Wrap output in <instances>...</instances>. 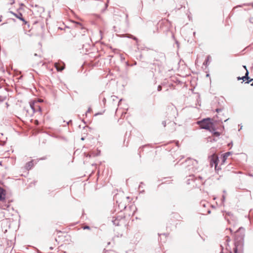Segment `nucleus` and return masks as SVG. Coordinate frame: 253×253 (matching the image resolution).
I'll return each mask as SVG.
<instances>
[{
  "instance_id": "33",
  "label": "nucleus",
  "mask_w": 253,
  "mask_h": 253,
  "mask_svg": "<svg viewBox=\"0 0 253 253\" xmlns=\"http://www.w3.org/2000/svg\"><path fill=\"white\" fill-rule=\"evenodd\" d=\"M242 5H238L237 6L234 7V9H235V8H237L238 7H242Z\"/></svg>"
},
{
  "instance_id": "37",
  "label": "nucleus",
  "mask_w": 253,
  "mask_h": 253,
  "mask_svg": "<svg viewBox=\"0 0 253 253\" xmlns=\"http://www.w3.org/2000/svg\"><path fill=\"white\" fill-rule=\"evenodd\" d=\"M126 22H127V17H128V15L127 14L126 15Z\"/></svg>"
},
{
  "instance_id": "48",
  "label": "nucleus",
  "mask_w": 253,
  "mask_h": 253,
  "mask_svg": "<svg viewBox=\"0 0 253 253\" xmlns=\"http://www.w3.org/2000/svg\"><path fill=\"white\" fill-rule=\"evenodd\" d=\"M251 86H253V83L251 84Z\"/></svg>"
},
{
  "instance_id": "32",
  "label": "nucleus",
  "mask_w": 253,
  "mask_h": 253,
  "mask_svg": "<svg viewBox=\"0 0 253 253\" xmlns=\"http://www.w3.org/2000/svg\"><path fill=\"white\" fill-rule=\"evenodd\" d=\"M234 252H235V253H237V247H236V248L234 249Z\"/></svg>"
},
{
  "instance_id": "5",
  "label": "nucleus",
  "mask_w": 253,
  "mask_h": 253,
  "mask_svg": "<svg viewBox=\"0 0 253 253\" xmlns=\"http://www.w3.org/2000/svg\"><path fill=\"white\" fill-rule=\"evenodd\" d=\"M54 66L58 71H62L65 68V64L62 62L55 63Z\"/></svg>"
},
{
  "instance_id": "19",
  "label": "nucleus",
  "mask_w": 253,
  "mask_h": 253,
  "mask_svg": "<svg viewBox=\"0 0 253 253\" xmlns=\"http://www.w3.org/2000/svg\"><path fill=\"white\" fill-rule=\"evenodd\" d=\"M128 37L132 38L135 41H137V39L136 37H133L132 35H130V37Z\"/></svg>"
},
{
  "instance_id": "14",
  "label": "nucleus",
  "mask_w": 253,
  "mask_h": 253,
  "mask_svg": "<svg viewBox=\"0 0 253 253\" xmlns=\"http://www.w3.org/2000/svg\"><path fill=\"white\" fill-rule=\"evenodd\" d=\"M225 195H222V199H221V201H222V203H224L225 201Z\"/></svg>"
},
{
  "instance_id": "43",
  "label": "nucleus",
  "mask_w": 253,
  "mask_h": 253,
  "mask_svg": "<svg viewBox=\"0 0 253 253\" xmlns=\"http://www.w3.org/2000/svg\"><path fill=\"white\" fill-rule=\"evenodd\" d=\"M227 214L229 215H232V214L230 213V212H228Z\"/></svg>"
},
{
  "instance_id": "47",
  "label": "nucleus",
  "mask_w": 253,
  "mask_h": 253,
  "mask_svg": "<svg viewBox=\"0 0 253 253\" xmlns=\"http://www.w3.org/2000/svg\"><path fill=\"white\" fill-rule=\"evenodd\" d=\"M34 55H35V56H37L38 55H37V53H35Z\"/></svg>"
},
{
  "instance_id": "22",
  "label": "nucleus",
  "mask_w": 253,
  "mask_h": 253,
  "mask_svg": "<svg viewBox=\"0 0 253 253\" xmlns=\"http://www.w3.org/2000/svg\"><path fill=\"white\" fill-rule=\"evenodd\" d=\"M162 86L159 85L158 86V88H157L158 91H161L162 90Z\"/></svg>"
},
{
  "instance_id": "18",
  "label": "nucleus",
  "mask_w": 253,
  "mask_h": 253,
  "mask_svg": "<svg viewBox=\"0 0 253 253\" xmlns=\"http://www.w3.org/2000/svg\"><path fill=\"white\" fill-rule=\"evenodd\" d=\"M76 24L77 25V26H79L80 27H81V28L82 29L83 28V27H82V25L81 24V23H79V22H75Z\"/></svg>"
},
{
  "instance_id": "23",
  "label": "nucleus",
  "mask_w": 253,
  "mask_h": 253,
  "mask_svg": "<svg viewBox=\"0 0 253 253\" xmlns=\"http://www.w3.org/2000/svg\"><path fill=\"white\" fill-rule=\"evenodd\" d=\"M216 117L218 118V120L216 121L217 122H221L222 121V119L219 118L218 116H216Z\"/></svg>"
},
{
  "instance_id": "31",
  "label": "nucleus",
  "mask_w": 253,
  "mask_h": 253,
  "mask_svg": "<svg viewBox=\"0 0 253 253\" xmlns=\"http://www.w3.org/2000/svg\"><path fill=\"white\" fill-rule=\"evenodd\" d=\"M11 1V2L10 3V4H13V3H14L15 2V1L14 0H10Z\"/></svg>"
},
{
  "instance_id": "3",
  "label": "nucleus",
  "mask_w": 253,
  "mask_h": 253,
  "mask_svg": "<svg viewBox=\"0 0 253 253\" xmlns=\"http://www.w3.org/2000/svg\"><path fill=\"white\" fill-rule=\"evenodd\" d=\"M245 229L243 227H240L235 232V241L237 242L242 244L245 237Z\"/></svg>"
},
{
  "instance_id": "9",
  "label": "nucleus",
  "mask_w": 253,
  "mask_h": 253,
  "mask_svg": "<svg viewBox=\"0 0 253 253\" xmlns=\"http://www.w3.org/2000/svg\"><path fill=\"white\" fill-rule=\"evenodd\" d=\"M210 131H211L214 136H219L220 135V133L215 130V128L214 126L212 127H211V128L210 130Z\"/></svg>"
},
{
  "instance_id": "17",
  "label": "nucleus",
  "mask_w": 253,
  "mask_h": 253,
  "mask_svg": "<svg viewBox=\"0 0 253 253\" xmlns=\"http://www.w3.org/2000/svg\"><path fill=\"white\" fill-rule=\"evenodd\" d=\"M109 2V0H107V2L105 4V9H107L108 6V3Z\"/></svg>"
},
{
  "instance_id": "1",
  "label": "nucleus",
  "mask_w": 253,
  "mask_h": 253,
  "mask_svg": "<svg viewBox=\"0 0 253 253\" xmlns=\"http://www.w3.org/2000/svg\"><path fill=\"white\" fill-rule=\"evenodd\" d=\"M197 164L198 162L196 160L189 158L186 160L183 165L185 167L186 171L194 172L196 169V167Z\"/></svg>"
},
{
  "instance_id": "25",
  "label": "nucleus",
  "mask_w": 253,
  "mask_h": 253,
  "mask_svg": "<svg viewBox=\"0 0 253 253\" xmlns=\"http://www.w3.org/2000/svg\"><path fill=\"white\" fill-rule=\"evenodd\" d=\"M2 81H4V80L0 78V89L1 88V83Z\"/></svg>"
},
{
  "instance_id": "44",
  "label": "nucleus",
  "mask_w": 253,
  "mask_h": 253,
  "mask_svg": "<svg viewBox=\"0 0 253 253\" xmlns=\"http://www.w3.org/2000/svg\"><path fill=\"white\" fill-rule=\"evenodd\" d=\"M81 140H84V137H82V138H81Z\"/></svg>"
},
{
  "instance_id": "45",
  "label": "nucleus",
  "mask_w": 253,
  "mask_h": 253,
  "mask_svg": "<svg viewBox=\"0 0 253 253\" xmlns=\"http://www.w3.org/2000/svg\"><path fill=\"white\" fill-rule=\"evenodd\" d=\"M229 120V119H227L226 120H224V122H226L227 121H228Z\"/></svg>"
},
{
  "instance_id": "27",
  "label": "nucleus",
  "mask_w": 253,
  "mask_h": 253,
  "mask_svg": "<svg viewBox=\"0 0 253 253\" xmlns=\"http://www.w3.org/2000/svg\"><path fill=\"white\" fill-rule=\"evenodd\" d=\"M30 106H31V108L33 109V110L34 111H35V109H34V104H30Z\"/></svg>"
},
{
  "instance_id": "49",
  "label": "nucleus",
  "mask_w": 253,
  "mask_h": 253,
  "mask_svg": "<svg viewBox=\"0 0 253 253\" xmlns=\"http://www.w3.org/2000/svg\"><path fill=\"white\" fill-rule=\"evenodd\" d=\"M50 250H52V249H53V248H52V247H50Z\"/></svg>"
},
{
  "instance_id": "38",
  "label": "nucleus",
  "mask_w": 253,
  "mask_h": 253,
  "mask_svg": "<svg viewBox=\"0 0 253 253\" xmlns=\"http://www.w3.org/2000/svg\"><path fill=\"white\" fill-rule=\"evenodd\" d=\"M232 145H233L232 142H231L229 143L228 144V146H230V145L232 146Z\"/></svg>"
},
{
  "instance_id": "10",
  "label": "nucleus",
  "mask_w": 253,
  "mask_h": 253,
  "mask_svg": "<svg viewBox=\"0 0 253 253\" xmlns=\"http://www.w3.org/2000/svg\"><path fill=\"white\" fill-rule=\"evenodd\" d=\"M34 166L33 161L28 162L25 166V169L27 170L30 169Z\"/></svg>"
},
{
  "instance_id": "46",
  "label": "nucleus",
  "mask_w": 253,
  "mask_h": 253,
  "mask_svg": "<svg viewBox=\"0 0 253 253\" xmlns=\"http://www.w3.org/2000/svg\"><path fill=\"white\" fill-rule=\"evenodd\" d=\"M223 192L224 193H226V191H225V190H223Z\"/></svg>"
},
{
  "instance_id": "13",
  "label": "nucleus",
  "mask_w": 253,
  "mask_h": 253,
  "mask_svg": "<svg viewBox=\"0 0 253 253\" xmlns=\"http://www.w3.org/2000/svg\"><path fill=\"white\" fill-rule=\"evenodd\" d=\"M111 98H112L113 101H115L118 99V97L115 95H112L111 96Z\"/></svg>"
},
{
  "instance_id": "35",
  "label": "nucleus",
  "mask_w": 253,
  "mask_h": 253,
  "mask_svg": "<svg viewBox=\"0 0 253 253\" xmlns=\"http://www.w3.org/2000/svg\"><path fill=\"white\" fill-rule=\"evenodd\" d=\"M72 123V120H70L69 122L67 123V124L69 125L70 123Z\"/></svg>"
},
{
  "instance_id": "26",
  "label": "nucleus",
  "mask_w": 253,
  "mask_h": 253,
  "mask_svg": "<svg viewBox=\"0 0 253 253\" xmlns=\"http://www.w3.org/2000/svg\"><path fill=\"white\" fill-rule=\"evenodd\" d=\"M84 155L86 157H91V155L89 153L88 154L84 153Z\"/></svg>"
},
{
  "instance_id": "15",
  "label": "nucleus",
  "mask_w": 253,
  "mask_h": 253,
  "mask_svg": "<svg viewBox=\"0 0 253 253\" xmlns=\"http://www.w3.org/2000/svg\"><path fill=\"white\" fill-rule=\"evenodd\" d=\"M113 222L114 225H119V222H118V221L117 220H113Z\"/></svg>"
},
{
  "instance_id": "21",
  "label": "nucleus",
  "mask_w": 253,
  "mask_h": 253,
  "mask_svg": "<svg viewBox=\"0 0 253 253\" xmlns=\"http://www.w3.org/2000/svg\"><path fill=\"white\" fill-rule=\"evenodd\" d=\"M230 239L229 237H228V236H226V241L227 243H228V242H230Z\"/></svg>"
},
{
  "instance_id": "54",
  "label": "nucleus",
  "mask_w": 253,
  "mask_h": 253,
  "mask_svg": "<svg viewBox=\"0 0 253 253\" xmlns=\"http://www.w3.org/2000/svg\"><path fill=\"white\" fill-rule=\"evenodd\" d=\"M252 6H253V3H252Z\"/></svg>"
},
{
  "instance_id": "39",
  "label": "nucleus",
  "mask_w": 253,
  "mask_h": 253,
  "mask_svg": "<svg viewBox=\"0 0 253 253\" xmlns=\"http://www.w3.org/2000/svg\"><path fill=\"white\" fill-rule=\"evenodd\" d=\"M106 9H105V7L104 8H103L102 10H101V12L103 13L104 12L105 10H106Z\"/></svg>"
},
{
  "instance_id": "53",
  "label": "nucleus",
  "mask_w": 253,
  "mask_h": 253,
  "mask_svg": "<svg viewBox=\"0 0 253 253\" xmlns=\"http://www.w3.org/2000/svg\"><path fill=\"white\" fill-rule=\"evenodd\" d=\"M229 230L231 231V232H232L231 229L230 228Z\"/></svg>"
},
{
  "instance_id": "7",
  "label": "nucleus",
  "mask_w": 253,
  "mask_h": 253,
  "mask_svg": "<svg viewBox=\"0 0 253 253\" xmlns=\"http://www.w3.org/2000/svg\"><path fill=\"white\" fill-rule=\"evenodd\" d=\"M249 72L248 70H247V72L245 73V76L242 77V80L243 81H245L246 80H247L248 81L246 82L247 84H249L251 81L253 80V79H250L249 80L250 78L249 77Z\"/></svg>"
},
{
  "instance_id": "29",
  "label": "nucleus",
  "mask_w": 253,
  "mask_h": 253,
  "mask_svg": "<svg viewBox=\"0 0 253 253\" xmlns=\"http://www.w3.org/2000/svg\"><path fill=\"white\" fill-rule=\"evenodd\" d=\"M102 113H96V114H95V115H94V116H97V115H102Z\"/></svg>"
},
{
  "instance_id": "51",
  "label": "nucleus",
  "mask_w": 253,
  "mask_h": 253,
  "mask_svg": "<svg viewBox=\"0 0 253 253\" xmlns=\"http://www.w3.org/2000/svg\"><path fill=\"white\" fill-rule=\"evenodd\" d=\"M206 76H207V77H209V74H207V75H206Z\"/></svg>"
},
{
  "instance_id": "12",
  "label": "nucleus",
  "mask_w": 253,
  "mask_h": 253,
  "mask_svg": "<svg viewBox=\"0 0 253 253\" xmlns=\"http://www.w3.org/2000/svg\"><path fill=\"white\" fill-rule=\"evenodd\" d=\"M210 58V56L208 55L206 59L205 60V61L203 63V65H205L206 66H207L208 65V62H209Z\"/></svg>"
},
{
  "instance_id": "28",
  "label": "nucleus",
  "mask_w": 253,
  "mask_h": 253,
  "mask_svg": "<svg viewBox=\"0 0 253 253\" xmlns=\"http://www.w3.org/2000/svg\"><path fill=\"white\" fill-rule=\"evenodd\" d=\"M162 124H163V125L164 126H166V121H163V122H162Z\"/></svg>"
},
{
  "instance_id": "2",
  "label": "nucleus",
  "mask_w": 253,
  "mask_h": 253,
  "mask_svg": "<svg viewBox=\"0 0 253 253\" xmlns=\"http://www.w3.org/2000/svg\"><path fill=\"white\" fill-rule=\"evenodd\" d=\"M212 121V119L210 118H207L199 121L198 123L201 128L210 131L211 129V127L214 126Z\"/></svg>"
},
{
  "instance_id": "36",
  "label": "nucleus",
  "mask_w": 253,
  "mask_h": 253,
  "mask_svg": "<svg viewBox=\"0 0 253 253\" xmlns=\"http://www.w3.org/2000/svg\"><path fill=\"white\" fill-rule=\"evenodd\" d=\"M243 68H244L246 71H247V70H247V68L246 66H245V65H243Z\"/></svg>"
},
{
  "instance_id": "30",
  "label": "nucleus",
  "mask_w": 253,
  "mask_h": 253,
  "mask_svg": "<svg viewBox=\"0 0 253 253\" xmlns=\"http://www.w3.org/2000/svg\"><path fill=\"white\" fill-rule=\"evenodd\" d=\"M189 177H191V179L193 180V178L195 177V176L194 175H190Z\"/></svg>"
},
{
  "instance_id": "42",
  "label": "nucleus",
  "mask_w": 253,
  "mask_h": 253,
  "mask_svg": "<svg viewBox=\"0 0 253 253\" xmlns=\"http://www.w3.org/2000/svg\"><path fill=\"white\" fill-rule=\"evenodd\" d=\"M182 7V5H180V7L178 8V9H180Z\"/></svg>"
},
{
  "instance_id": "4",
  "label": "nucleus",
  "mask_w": 253,
  "mask_h": 253,
  "mask_svg": "<svg viewBox=\"0 0 253 253\" xmlns=\"http://www.w3.org/2000/svg\"><path fill=\"white\" fill-rule=\"evenodd\" d=\"M209 160L210 162V166L212 167L213 166L215 167V169H216V167L218 165V157L215 154H213L210 157H209Z\"/></svg>"
},
{
  "instance_id": "24",
  "label": "nucleus",
  "mask_w": 253,
  "mask_h": 253,
  "mask_svg": "<svg viewBox=\"0 0 253 253\" xmlns=\"http://www.w3.org/2000/svg\"><path fill=\"white\" fill-rule=\"evenodd\" d=\"M91 108H90V107H89V108L88 109V110H87V112H86V115L87 114V113H90V112H91Z\"/></svg>"
},
{
  "instance_id": "20",
  "label": "nucleus",
  "mask_w": 253,
  "mask_h": 253,
  "mask_svg": "<svg viewBox=\"0 0 253 253\" xmlns=\"http://www.w3.org/2000/svg\"><path fill=\"white\" fill-rule=\"evenodd\" d=\"M221 111H222V109L220 108H217L215 109V111L218 113H219L220 112H221Z\"/></svg>"
},
{
  "instance_id": "34",
  "label": "nucleus",
  "mask_w": 253,
  "mask_h": 253,
  "mask_svg": "<svg viewBox=\"0 0 253 253\" xmlns=\"http://www.w3.org/2000/svg\"><path fill=\"white\" fill-rule=\"evenodd\" d=\"M237 79L238 81L241 80H242V77H237Z\"/></svg>"
},
{
  "instance_id": "50",
  "label": "nucleus",
  "mask_w": 253,
  "mask_h": 253,
  "mask_svg": "<svg viewBox=\"0 0 253 253\" xmlns=\"http://www.w3.org/2000/svg\"><path fill=\"white\" fill-rule=\"evenodd\" d=\"M122 100V99H121L119 100V102H121Z\"/></svg>"
},
{
  "instance_id": "41",
  "label": "nucleus",
  "mask_w": 253,
  "mask_h": 253,
  "mask_svg": "<svg viewBox=\"0 0 253 253\" xmlns=\"http://www.w3.org/2000/svg\"><path fill=\"white\" fill-rule=\"evenodd\" d=\"M208 214L211 213V211L210 210L208 211Z\"/></svg>"
},
{
  "instance_id": "40",
  "label": "nucleus",
  "mask_w": 253,
  "mask_h": 253,
  "mask_svg": "<svg viewBox=\"0 0 253 253\" xmlns=\"http://www.w3.org/2000/svg\"><path fill=\"white\" fill-rule=\"evenodd\" d=\"M198 178H199V179H202V177L201 176H198Z\"/></svg>"
},
{
  "instance_id": "16",
  "label": "nucleus",
  "mask_w": 253,
  "mask_h": 253,
  "mask_svg": "<svg viewBox=\"0 0 253 253\" xmlns=\"http://www.w3.org/2000/svg\"><path fill=\"white\" fill-rule=\"evenodd\" d=\"M83 228L84 230V229H90V227L89 226H87V225H85V226H84Z\"/></svg>"
},
{
  "instance_id": "52",
  "label": "nucleus",
  "mask_w": 253,
  "mask_h": 253,
  "mask_svg": "<svg viewBox=\"0 0 253 253\" xmlns=\"http://www.w3.org/2000/svg\"><path fill=\"white\" fill-rule=\"evenodd\" d=\"M41 9L43 10V7H41Z\"/></svg>"
},
{
  "instance_id": "11",
  "label": "nucleus",
  "mask_w": 253,
  "mask_h": 253,
  "mask_svg": "<svg viewBox=\"0 0 253 253\" xmlns=\"http://www.w3.org/2000/svg\"><path fill=\"white\" fill-rule=\"evenodd\" d=\"M232 152H228L225 153L222 158V162H224L225 160H226L227 158H228V156H229L230 155H231Z\"/></svg>"
},
{
  "instance_id": "6",
  "label": "nucleus",
  "mask_w": 253,
  "mask_h": 253,
  "mask_svg": "<svg viewBox=\"0 0 253 253\" xmlns=\"http://www.w3.org/2000/svg\"><path fill=\"white\" fill-rule=\"evenodd\" d=\"M9 12L13 14L14 16H15L17 18L22 21L25 24H26L27 23V22L24 19V18H23L22 14L21 13L19 12L18 13H16L11 11H10Z\"/></svg>"
},
{
  "instance_id": "8",
  "label": "nucleus",
  "mask_w": 253,
  "mask_h": 253,
  "mask_svg": "<svg viewBox=\"0 0 253 253\" xmlns=\"http://www.w3.org/2000/svg\"><path fill=\"white\" fill-rule=\"evenodd\" d=\"M5 190L0 187V201H3L5 199Z\"/></svg>"
},
{
  "instance_id": "55",
  "label": "nucleus",
  "mask_w": 253,
  "mask_h": 253,
  "mask_svg": "<svg viewBox=\"0 0 253 253\" xmlns=\"http://www.w3.org/2000/svg\"><path fill=\"white\" fill-rule=\"evenodd\" d=\"M1 101H2V100H0V102H1Z\"/></svg>"
}]
</instances>
